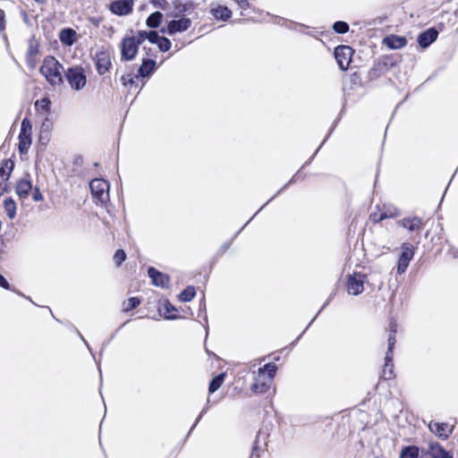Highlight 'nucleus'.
<instances>
[{"label":"nucleus","instance_id":"4be33fe9","mask_svg":"<svg viewBox=\"0 0 458 458\" xmlns=\"http://www.w3.org/2000/svg\"><path fill=\"white\" fill-rule=\"evenodd\" d=\"M156 63L152 60H144L140 67L139 68V74L141 77L148 76L155 69Z\"/></svg>","mask_w":458,"mask_h":458},{"label":"nucleus","instance_id":"bb28decb","mask_svg":"<svg viewBox=\"0 0 458 458\" xmlns=\"http://www.w3.org/2000/svg\"><path fill=\"white\" fill-rule=\"evenodd\" d=\"M196 294L195 289L193 286H188L185 290H183L180 295L179 299L182 301H191Z\"/></svg>","mask_w":458,"mask_h":458},{"label":"nucleus","instance_id":"aec40b11","mask_svg":"<svg viewBox=\"0 0 458 458\" xmlns=\"http://www.w3.org/2000/svg\"><path fill=\"white\" fill-rule=\"evenodd\" d=\"M60 41L66 46H72L76 40V32L72 29H64L60 31Z\"/></svg>","mask_w":458,"mask_h":458},{"label":"nucleus","instance_id":"c85d7f7f","mask_svg":"<svg viewBox=\"0 0 458 458\" xmlns=\"http://www.w3.org/2000/svg\"><path fill=\"white\" fill-rule=\"evenodd\" d=\"M13 168V162L11 160H6L3 164V165L0 167V174L2 177H5V179H8V177L11 174V172Z\"/></svg>","mask_w":458,"mask_h":458},{"label":"nucleus","instance_id":"2eb2a0df","mask_svg":"<svg viewBox=\"0 0 458 458\" xmlns=\"http://www.w3.org/2000/svg\"><path fill=\"white\" fill-rule=\"evenodd\" d=\"M437 30L433 28H430L420 34V36L418 37V43L421 47H428L437 38Z\"/></svg>","mask_w":458,"mask_h":458},{"label":"nucleus","instance_id":"f704fd0d","mask_svg":"<svg viewBox=\"0 0 458 458\" xmlns=\"http://www.w3.org/2000/svg\"><path fill=\"white\" fill-rule=\"evenodd\" d=\"M137 79H138L137 76H132L131 74H128L126 76L122 77V81L124 86H127L129 84L132 85L135 82V80H137Z\"/></svg>","mask_w":458,"mask_h":458},{"label":"nucleus","instance_id":"9b49d317","mask_svg":"<svg viewBox=\"0 0 458 458\" xmlns=\"http://www.w3.org/2000/svg\"><path fill=\"white\" fill-rule=\"evenodd\" d=\"M191 25V21L189 18L182 17L179 20H173L168 23L166 30H162L163 32L166 31L169 35L177 32H183L187 30Z\"/></svg>","mask_w":458,"mask_h":458},{"label":"nucleus","instance_id":"a211bd4d","mask_svg":"<svg viewBox=\"0 0 458 458\" xmlns=\"http://www.w3.org/2000/svg\"><path fill=\"white\" fill-rule=\"evenodd\" d=\"M32 191V183L28 178L21 179L16 185V193L21 199H26Z\"/></svg>","mask_w":458,"mask_h":458},{"label":"nucleus","instance_id":"a878e982","mask_svg":"<svg viewBox=\"0 0 458 458\" xmlns=\"http://www.w3.org/2000/svg\"><path fill=\"white\" fill-rule=\"evenodd\" d=\"M225 376V373H221L211 380L208 388L209 393H214L220 388L224 383Z\"/></svg>","mask_w":458,"mask_h":458},{"label":"nucleus","instance_id":"ddd939ff","mask_svg":"<svg viewBox=\"0 0 458 458\" xmlns=\"http://www.w3.org/2000/svg\"><path fill=\"white\" fill-rule=\"evenodd\" d=\"M428 428L433 434L443 440L447 439L453 432V428L447 423L430 422Z\"/></svg>","mask_w":458,"mask_h":458},{"label":"nucleus","instance_id":"7c9ffc66","mask_svg":"<svg viewBox=\"0 0 458 458\" xmlns=\"http://www.w3.org/2000/svg\"><path fill=\"white\" fill-rule=\"evenodd\" d=\"M138 34H145L144 35V40L146 38H148L151 43L153 44H157L159 38H161L157 32L156 31H150V32H146V31H139Z\"/></svg>","mask_w":458,"mask_h":458},{"label":"nucleus","instance_id":"72a5a7b5","mask_svg":"<svg viewBox=\"0 0 458 458\" xmlns=\"http://www.w3.org/2000/svg\"><path fill=\"white\" fill-rule=\"evenodd\" d=\"M126 259V254L123 250H117L114 255V260L117 266H120Z\"/></svg>","mask_w":458,"mask_h":458},{"label":"nucleus","instance_id":"c9c22d12","mask_svg":"<svg viewBox=\"0 0 458 458\" xmlns=\"http://www.w3.org/2000/svg\"><path fill=\"white\" fill-rule=\"evenodd\" d=\"M50 103L51 102L48 98H42L41 100H38L36 102V105L39 106L40 108L47 111L49 109Z\"/></svg>","mask_w":458,"mask_h":458},{"label":"nucleus","instance_id":"0eeeda50","mask_svg":"<svg viewBox=\"0 0 458 458\" xmlns=\"http://www.w3.org/2000/svg\"><path fill=\"white\" fill-rule=\"evenodd\" d=\"M31 134H32V125L28 119H23L21 125V132L19 135V151L21 154L27 153L32 140H31Z\"/></svg>","mask_w":458,"mask_h":458},{"label":"nucleus","instance_id":"f3484780","mask_svg":"<svg viewBox=\"0 0 458 458\" xmlns=\"http://www.w3.org/2000/svg\"><path fill=\"white\" fill-rule=\"evenodd\" d=\"M384 44L391 49H400L406 46L407 39L404 37L390 35L384 38Z\"/></svg>","mask_w":458,"mask_h":458},{"label":"nucleus","instance_id":"b1692460","mask_svg":"<svg viewBox=\"0 0 458 458\" xmlns=\"http://www.w3.org/2000/svg\"><path fill=\"white\" fill-rule=\"evenodd\" d=\"M163 19V14L160 12H155L148 16L147 19V25L149 28H157L161 23Z\"/></svg>","mask_w":458,"mask_h":458},{"label":"nucleus","instance_id":"79ce46f5","mask_svg":"<svg viewBox=\"0 0 458 458\" xmlns=\"http://www.w3.org/2000/svg\"><path fill=\"white\" fill-rule=\"evenodd\" d=\"M29 53L30 55H34L36 53V49L32 46L30 47Z\"/></svg>","mask_w":458,"mask_h":458},{"label":"nucleus","instance_id":"473e14b6","mask_svg":"<svg viewBox=\"0 0 458 458\" xmlns=\"http://www.w3.org/2000/svg\"><path fill=\"white\" fill-rule=\"evenodd\" d=\"M157 47L161 51H168L171 47V41L164 37H161L157 42Z\"/></svg>","mask_w":458,"mask_h":458},{"label":"nucleus","instance_id":"c03bdc74","mask_svg":"<svg viewBox=\"0 0 458 458\" xmlns=\"http://www.w3.org/2000/svg\"><path fill=\"white\" fill-rule=\"evenodd\" d=\"M47 121L44 122V123H43V124H42V126H43V127H46V128H47V130H48V129H49V125L47 123Z\"/></svg>","mask_w":458,"mask_h":458},{"label":"nucleus","instance_id":"4c0bfd02","mask_svg":"<svg viewBox=\"0 0 458 458\" xmlns=\"http://www.w3.org/2000/svg\"><path fill=\"white\" fill-rule=\"evenodd\" d=\"M5 29V13L0 9V32H3Z\"/></svg>","mask_w":458,"mask_h":458},{"label":"nucleus","instance_id":"cd10ccee","mask_svg":"<svg viewBox=\"0 0 458 458\" xmlns=\"http://www.w3.org/2000/svg\"><path fill=\"white\" fill-rule=\"evenodd\" d=\"M140 304V299H138L137 297H131V298H129L126 301L123 302V311L127 312V311H130L132 309H135Z\"/></svg>","mask_w":458,"mask_h":458},{"label":"nucleus","instance_id":"c756f323","mask_svg":"<svg viewBox=\"0 0 458 458\" xmlns=\"http://www.w3.org/2000/svg\"><path fill=\"white\" fill-rule=\"evenodd\" d=\"M399 215H400L399 210L396 208L392 207V208H386L385 211H383L379 215V220H384V219H386V218L395 217V216H397Z\"/></svg>","mask_w":458,"mask_h":458},{"label":"nucleus","instance_id":"dca6fc26","mask_svg":"<svg viewBox=\"0 0 458 458\" xmlns=\"http://www.w3.org/2000/svg\"><path fill=\"white\" fill-rule=\"evenodd\" d=\"M149 277L155 285L165 287L168 284L169 278L166 275L156 270L154 267H149L148 270Z\"/></svg>","mask_w":458,"mask_h":458},{"label":"nucleus","instance_id":"7ed1b4c3","mask_svg":"<svg viewBox=\"0 0 458 458\" xmlns=\"http://www.w3.org/2000/svg\"><path fill=\"white\" fill-rule=\"evenodd\" d=\"M145 34H136L125 37L121 43L122 59L125 61L132 60L138 51L139 46L144 41Z\"/></svg>","mask_w":458,"mask_h":458},{"label":"nucleus","instance_id":"5701e85b","mask_svg":"<svg viewBox=\"0 0 458 458\" xmlns=\"http://www.w3.org/2000/svg\"><path fill=\"white\" fill-rule=\"evenodd\" d=\"M4 208L7 216L13 219L16 216V203L12 199H5L4 200Z\"/></svg>","mask_w":458,"mask_h":458},{"label":"nucleus","instance_id":"39448f33","mask_svg":"<svg viewBox=\"0 0 458 458\" xmlns=\"http://www.w3.org/2000/svg\"><path fill=\"white\" fill-rule=\"evenodd\" d=\"M91 194L100 204L109 199V182L104 179H93L89 183Z\"/></svg>","mask_w":458,"mask_h":458},{"label":"nucleus","instance_id":"9d476101","mask_svg":"<svg viewBox=\"0 0 458 458\" xmlns=\"http://www.w3.org/2000/svg\"><path fill=\"white\" fill-rule=\"evenodd\" d=\"M365 276L361 274H354L348 277L347 291L348 293L358 295L364 290Z\"/></svg>","mask_w":458,"mask_h":458},{"label":"nucleus","instance_id":"6ab92c4d","mask_svg":"<svg viewBox=\"0 0 458 458\" xmlns=\"http://www.w3.org/2000/svg\"><path fill=\"white\" fill-rule=\"evenodd\" d=\"M398 224L411 232L420 230L422 225L421 219L416 216L412 218H404L398 221Z\"/></svg>","mask_w":458,"mask_h":458},{"label":"nucleus","instance_id":"f03ea898","mask_svg":"<svg viewBox=\"0 0 458 458\" xmlns=\"http://www.w3.org/2000/svg\"><path fill=\"white\" fill-rule=\"evenodd\" d=\"M63 66L53 56H47L40 67L41 74L51 85H59L63 81Z\"/></svg>","mask_w":458,"mask_h":458},{"label":"nucleus","instance_id":"4468645a","mask_svg":"<svg viewBox=\"0 0 458 458\" xmlns=\"http://www.w3.org/2000/svg\"><path fill=\"white\" fill-rule=\"evenodd\" d=\"M111 65L110 55L106 51H99L96 55V68L99 74H105Z\"/></svg>","mask_w":458,"mask_h":458},{"label":"nucleus","instance_id":"393cba45","mask_svg":"<svg viewBox=\"0 0 458 458\" xmlns=\"http://www.w3.org/2000/svg\"><path fill=\"white\" fill-rule=\"evenodd\" d=\"M419 453L420 449L417 446H407L402 450L400 458H418Z\"/></svg>","mask_w":458,"mask_h":458},{"label":"nucleus","instance_id":"1a4fd4ad","mask_svg":"<svg viewBox=\"0 0 458 458\" xmlns=\"http://www.w3.org/2000/svg\"><path fill=\"white\" fill-rule=\"evenodd\" d=\"M401 249L402 253L397 264V272L399 274H403L405 272L410 261L411 260L414 255L413 247L409 243H403Z\"/></svg>","mask_w":458,"mask_h":458},{"label":"nucleus","instance_id":"a19ab883","mask_svg":"<svg viewBox=\"0 0 458 458\" xmlns=\"http://www.w3.org/2000/svg\"><path fill=\"white\" fill-rule=\"evenodd\" d=\"M370 219L372 220L373 223H378L381 221V220H379V215H377L376 213H373L370 216Z\"/></svg>","mask_w":458,"mask_h":458},{"label":"nucleus","instance_id":"f257e3e1","mask_svg":"<svg viewBox=\"0 0 458 458\" xmlns=\"http://www.w3.org/2000/svg\"><path fill=\"white\" fill-rule=\"evenodd\" d=\"M276 371V366L274 363H267L263 368H259L250 389L258 394L267 392L272 384Z\"/></svg>","mask_w":458,"mask_h":458},{"label":"nucleus","instance_id":"f8f14e48","mask_svg":"<svg viewBox=\"0 0 458 458\" xmlns=\"http://www.w3.org/2000/svg\"><path fill=\"white\" fill-rule=\"evenodd\" d=\"M133 0H116L111 3L110 11L117 15H126L131 13Z\"/></svg>","mask_w":458,"mask_h":458},{"label":"nucleus","instance_id":"58836bf2","mask_svg":"<svg viewBox=\"0 0 458 458\" xmlns=\"http://www.w3.org/2000/svg\"><path fill=\"white\" fill-rule=\"evenodd\" d=\"M239 7L242 10H245L249 7L248 0H234Z\"/></svg>","mask_w":458,"mask_h":458},{"label":"nucleus","instance_id":"2f4dec72","mask_svg":"<svg viewBox=\"0 0 458 458\" xmlns=\"http://www.w3.org/2000/svg\"><path fill=\"white\" fill-rule=\"evenodd\" d=\"M333 29L335 32L344 34L348 31L349 26L344 21H336L334 23Z\"/></svg>","mask_w":458,"mask_h":458},{"label":"nucleus","instance_id":"6e6552de","mask_svg":"<svg viewBox=\"0 0 458 458\" xmlns=\"http://www.w3.org/2000/svg\"><path fill=\"white\" fill-rule=\"evenodd\" d=\"M352 54L353 50L348 46H338L335 47V57L340 69L344 71L347 70L352 60Z\"/></svg>","mask_w":458,"mask_h":458},{"label":"nucleus","instance_id":"20e7f679","mask_svg":"<svg viewBox=\"0 0 458 458\" xmlns=\"http://www.w3.org/2000/svg\"><path fill=\"white\" fill-rule=\"evenodd\" d=\"M390 335L388 337V351L385 358V366L383 369V377L386 379H391L394 376V364H393V348L395 344V333L397 325L395 322H391L389 325Z\"/></svg>","mask_w":458,"mask_h":458},{"label":"nucleus","instance_id":"e433bc0d","mask_svg":"<svg viewBox=\"0 0 458 458\" xmlns=\"http://www.w3.org/2000/svg\"><path fill=\"white\" fill-rule=\"evenodd\" d=\"M32 199L35 200V201H41L43 199V195L42 193L40 192L39 189L38 188H35L33 192H32Z\"/></svg>","mask_w":458,"mask_h":458},{"label":"nucleus","instance_id":"37998d69","mask_svg":"<svg viewBox=\"0 0 458 458\" xmlns=\"http://www.w3.org/2000/svg\"><path fill=\"white\" fill-rule=\"evenodd\" d=\"M38 4H44L46 3V0H35Z\"/></svg>","mask_w":458,"mask_h":458},{"label":"nucleus","instance_id":"412c9836","mask_svg":"<svg viewBox=\"0 0 458 458\" xmlns=\"http://www.w3.org/2000/svg\"><path fill=\"white\" fill-rule=\"evenodd\" d=\"M210 13L214 17L220 20H227L231 17V11L223 5H216L212 6L210 9Z\"/></svg>","mask_w":458,"mask_h":458},{"label":"nucleus","instance_id":"ea45409f","mask_svg":"<svg viewBox=\"0 0 458 458\" xmlns=\"http://www.w3.org/2000/svg\"><path fill=\"white\" fill-rule=\"evenodd\" d=\"M0 286L4 289H10V284L6 279L0 274Z\"/></svg>","mask_w":458,"mask_h":458},{"label":"nucleus","instance_id":"423d86ee","mask_svg":"<svg viewBox=\"0 0 458 458\" xmlns=\"http://www.w3.org/2000/svg\"><path fill=\"white\" fill-rule=\"evenodd\" d=\"M65 76L72 89L75 90H81L86 85L87 77L83 68L80 66L69 68L65 73Z\"/></svg>","mask_w":458,"mask_h":458}]
</instances>
